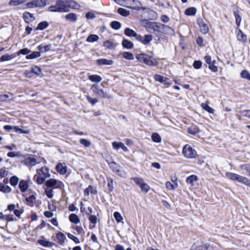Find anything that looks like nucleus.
Listing matches in <instances>:
<instances>
[{"mask_svg":"<svg viewBox=\"0 0 250 250\" xmlns=\"http://www.w3.org/2000/svg\"><path fill=\"white\" fill-rule=\"evenodd\" d=\"M117 12L118 14L124 17H127L130 14L129 11L121 7L118 9Z\"/></svg>","mask_w":250,"mask_h":250,"instance_id":"35","label":"nucleus"},{"mask_svg":"<svg viewBox=\"0 0 250 250\" xmlns=\"http://www.w3.org/2000/svg\"><path fill=\"white\" fill-rule=\"evenodd\" d=\"M86 99L87 101L92 105H94L98 101L97 98H92L88 95L86 96Z\"/></svg>","mask_w":250,"mask_h":250,"instance_id":"61","label":"nucleus"},{"mask_svg":"<svg viewBox=\"0 0 250 250\" xmlns=\"http://www.w3.org/2000/svg\"><path fill=\"white\" fill-rule=\"evenodd\" d=\"M46 0H34L31 2L28 3L27 6L29 8L42 7L46 5Z\"/></svg>","mask_w":250,"mask_h":250,"instance_id":"10","label":"nucleus"},{"mask_svg":"<svg viewBox=\"0 0 250 250\" xmlns=\"http://www.w3.org/2000/svg\"><path fill=\"white\" fill-rule=\"evenodd\" d=\"M51 44H47L44 46H43L42 44H41L39 45L37 48L39 51V52H40V53H44L49 51L51 49Z\"/></svg>","mask_w":250,"mask_h":250,"instance_id":"26","label":"nucleus"},{"mask_svg":"<svg viewBox=\"0 0 250 250\" xmlns=\"http://www.w3.org/2000/svg\"><path fill=\"white\" fill-rule=\"evenodd\" d=\"M38 243L42 246L48 247L52 246V243L49 241L44 240H38Z\"/></svg>","mask_w":250,"mask_h":250,"instance_id":"49","label":"nucleus"},{"mask_svg":"<svg viewBox=\"0 0 250 250\" xmlns=\"http://www.w3.org/2000/svg\"><path fill=\"white\" fill-rule=\"evenodd\" d=\"M31 52V50L28 49L27 48H25L20 50L19 52H17V55L19 56L20 54L23 55H28L29 53Z\"/></svg>","mask_w":250,"mask_h":250,"instance_id":"56","label":"nucleus"},{"mask_svg":"<svg viewBox=\"0 0 250 250\" xmlns=\"http://www.w3.org/2000/svg\"><path fill=\"white\" fill-rule=\"evenodd\" d=\"M240 183L250 187V180L246 177H242Z\"/></svg>","mask_w":250,"mask_h":250,"instance_id":"60","label":"nucleus"},{"mask_svg":"<svg viewBox=\"0 0 250 250\" xmlns=\"http://www.w3.org/2000/svg\"><path fill=\"white\" fill-rule=\"evenodd\" d=\"M22 163L27 167H32L39 164L40 162H38L33 157L30 156L25 159Z\"/></svg>","mask_w":250,"mask_h":250,"instance_id":"12","label":"nucleus"},{"mask_svg":"<svg viewBox=\"0 0 250 250\" xmlns=\"http://www.w3.org/2000/svg\"><path fill=\"white\" fill-rule=\"evenodd\" d=\"M131 180H133L134 182L140 187L141 189L144 186V184H145L146 183L144 182V180L142 178L139 177H134L132 178Z\"/></svg>","mask_w":250,"mask_h":250,"instance_id":"32","label":"nucleus"},{"mask_svg":"<svg viewBox=\"0 0 250 250\" xmlns=\"http://www.w3.org/2000/svg\"><path fill=\"white\" fill-rule=\"evenodd\" d=\"M237 175H238V174L233 173H231V172L226 173L227 177L232 180H234V181L236 180Z\"/></svg>","mask_w":250,"mask_h":250,"instance_id":"58","label":"nucleus"},{"mask_svg":"<svg viewBox=\"0 0 250 250\" xmlns=\"http://www.w3.org/2000/svg\"><path fill=\"white\" fill-rule=\"evenodd\" d=\"M198 178L196 176L192 175L188 177L186 179L187 183L189 184L191 186L194 185V182L197 181Z\"/></svg>","mask_w":250,"mask_h":250,"instance_id":"34","label":"nucleus"},{"mask_svg":"<svg viewBox=\"0 0 250 250\" xmlns=\"http://www.w3.org/2000/svg\"><path fill=\"white\" fill-rule=\"evenodd\" d=\"M148 27L153 30L154 34L158 35L162 33L166 27L168 28V27L162 23L154 22L149 23Z\"/></svg>","mask_w":250,"mask_h":250,"instance_id":"7","label":"nucleus"},{"mask_svg":"<svg viewBox=\"0 0 250 250\" xmlns=\"http://www.w3.org/2000/svg\"><path fill=\"white\" fill-rule=\"evenodd\" d=\"M124 34L129 37H135V39L138 40H141V36L136 33L133 30L129 28H126L124 30Z\"/></svg>","mask_w":250,"mask_h":250,"instance_id":"11","label":"nucleus"},{"mask_svg":"<svg viewBox=\"0 0 250 250\" xmlns=\"http://www.w3.org/2000/svg\"><path fill=\"white\" fill-rule=\"evenodd\" d=\"M122 55L123 58L128 60H133L134 58L133 54L129 52H124Z\"/></svg>","mask_w":250,"mask_h":250,"instance_id":"43","label":"nucleus"},{"mask_svg":"<svg viewBox=\"0 0 250 250\" xmlns=\"http://www.w3.org/2000/svg\"><path fill=\"white\" fill-rule=\"evenodd\" d=\"M136 58L140 62L148 65L155 66L158 64V62L155 58L146 54H137Z\"/></svg>","mask_w":250,"mask_h":250,"instance_id":"2","label":"nucleus"},{"mask_svg":"<svg viewBox=\"0 0 250 250\" xmlns=\"http://www.w3.org/2000/svg\"><path fill=\"white\" fill-rule=\"evenodd\" d=\"M36 199V196L34 195H32L28 197H26L25 200L27 202V204L29 206H32L33 203Z\"/></svg>","mask_w":250,"mask_h":250,"instance_id":"45","label":"nucleus"},{"mask_svg":"<svg viewBox=\"0 0 250 250\" xmlns=\"http://www.w3.org/2000/svg\"><path fill=\"white\" fill-rule=\"evenodd\" d=\"M151 139L153 141L156 143H160L161 141V138L159 134L153 133L151 135Z\"/></svg>","mask_w":250,"mask_h":250,"instance_id":"44","label":"nucleus"},{"mask_svg":"<svg viewBox=\"0 0 250 250\" xmlns=\"http://www.w3.org/2000/svg\"><path fill=\"white\" fill-rule=\"evenodd\" d=\"M0 191L5 193H9L11 191V188L10 187L5 185L3 184H0Z\"/></svg>","mask_w":250,"mask_h":250,"instance_id":"38","label":"nucleus"},{"mask_svg":"<svg viewBox=\"0 0 250 250\" xmlns=\"http://www.w3.org/2000/svg\"><path fill=\"white\" fill-rule=\"evenodd\" d=\"M5 130L10 131L11 129H13L15 132L19 133L29 134L30 131L28 129L22 130L16 126H11L10 125H6L3 127Z\"/></svg>","mask_w":250,"mask_h":250,"instance_id":"9","label":"nucleus"},{"mask_svg":"<svg viewBox=\"0 0 250 250\" xmlns=\"http://www.w3.org/2000/svg\"><path fill=\"white\" fill-rule=\"evenodd\" d=\"M88 79L95 83H99L102 80V78L97 75H90L88 76Z\"/></svg>","mask_w":250,"mask_h":250,"instance_id":"31","label":"nucleus"},{"mask_svg":"<svg viewBox=\"0 0 250 250\" xmlns=\"http://www.w3.org/2000/svg\"><path fill=\"white\" fill-rule=\"evenodd\" d=\"M95 194L97 193L96 189L92 186H89L84 191V194L85 196H89V193Z\"/></svg>","mask_w":250,"mask_h":250,"instance_id":"29","label":"nucleus"},{"mask_svg":"<svg viewBox=\"0 0 250 250\" xmlns=\"http://www.w3.org/2000/svg\"><path fill=\"white\" fill-rule=\"evenodd\" d=\"M80 142L82 145H83L85 147L89 146L91 144L90 141L84 139H81L80 140Z\"/></svg>","mask_w":250,"mask_h":250,"instance_id":"63","label":"nucleus"},{"mask_svg":"<svg viewBox=\"0 0 250 250\" xmlns=\"http://www.w3.org/2000/svg\"><path fill=\"white\" fill-rule=\"evenodd\" d=\"M98 36L95 34L90 35L86 39V41L88 42H97L99 40Z\"/></svg>","mask_w":250,"mask_h":250,"instance_id":"39","label":"nucleus"},{"mask_svg":"<svg viewBox=\"0 0 250 250\" xmlns=\"http://www.w3.org/2000/svg\"><path fill=\"white\" fill-rule=\"evenodd\" d=\"M45 186L49 188L62 189L64 187L63 183L55 179H50L45 182Z\"/></svg>","mask_w":250,"mask_h":250,"instance_id":"6","label":"nucleus"},{"mask_svg":"<svg viewBox=\"0 0 250 250\" xmlns=\"http://www.w3.org/2000/svg\"><path fill=\"white\" fill-rule=\"evenodd\" d=\"M23 17L25 21L27 23H29L34 20L33 15L27 12H25L23 13Z\"/></svg>","mask_w":250,"mask_h":250,"instance_id":"25","label":"nucleus"},{"mask_svg":"<svg viewBox=\"0 0 250 250\" xmlns=\"http://www.w3.org/2000/svg\"><path fill=\"white\" fill-rule=\"evenodd\" d=\"M44 192L46 195L49 198H52L54 196L53 189L51 188H46L45 189Z\"/></svg>","mask_w":250,"mask_h":250,"instance_id":"50","label":"nucleus"},{"mask_svg":"<svg viewBox=\"0 0 250 250\" xmlns=\"http://www.w3.org/2000/svg\"><path fill=\"white\" fill-rule=\"evenodd\" d=\"M201 106L204 109L209 113H213L214 112V110L208 105V101L205 103H202Z\"/></svg>","mask_w":250,"mask_h":250,"instance_id":"30","label":"nucleus"},{"mask_svg":"<svg viewBox=\"0 0 250 250\" xmlns=\"http://www.w3.org/2000/svg\"><path fill=\"white\" fill-rule=\"evenodd\" d=\"M122 44L124 48L126 49H131L133 47V43L127 39H123Z\"/></svg>","mask_w":250,"mask_h":250,"instance_id":"27","label":"nucleus"},{"mask_svg":"<svg viewBox=\"0 0 250 250\" xmlns=\"http://www.w3.org/2000/svg\"><path fill=\"white\" fill-rule=\"evenodd\" d=\"M97 62L99 65H111L113 62L111 60L106 59H100L97 60Z\"/></svg>","mask_w":250,"mask_h":250,"instance_id":"28","label":"nucleus"},{"mask_svg":"<svg viewBox=\"0 0 250 250\" xmlns=\"http://www.w3.org/2000/svg\"><path fill=\"white\" fill-rule=\"evenodd\" d=\"M49 10L51 12H68V7L66 0H58L54 5L50 6Z\"/></svg>","mask_w":250,"mask_h":250,"instance_id":"3","label":"nucleus"},{"mask_svg":"<svg viewBox=\"0 0 250 250\" xmlns=\"http://www.w3.org/2000/svg\"><path fill=\"white\" fill-rule=\"evenodd\" d=\"M202 65V62L200 61H195L193 63V66L195 69H200Z\"/></svg>","mask_w":250,"mask_h":250,"instance_id":"59","label":"nucleus"},{"mask_svg":"<svg viewBox=\"0 0 250 250\" xmlns=\"http://www.w3.org/2000/svg\"><path fill=\"white\" fill-rule=\"evenodd\" d=\"M66 2L68 7V11H69L70 8L79 9L80 8V5L74 0H66Z\"/></svg>","mask_w":250,"mask_h":250,"instance_id":"16","label":"nucleus"},{"mask_svg":"<svg viewBox=\"0 0 250 250\" xmlns=\"http://www.w3.org/2000/svg\"><path fill=\"white\" fill-rule=\"evenodd\" d=\"M41 54L40 52L39 51H34L32 52L30 54H29L26 56V58L27 59H33L35 58H39L41 56Z\"/></svg>","mask_w":250,"mask_h":250,"instance_id":"36","label":"nucleus"},{"mask_svg":"<svg viewBox=\"0 0 250 250\" xmlns=\"http://www.w3.org/2000/svg\"><path fill=\"white\" fill-rule=\"evenodd\" d=\"M112 146L113 148L116 150H118L120 148H121L124 151H128L127 147L125 146L123 143L121 142L117 143L116 142H114L112 143Z\"/></svg>","mask_w":250,"mask_h":250,"instance_id":"18","label":"nucleus"},{"mask_svg":"<svg viewBox=\"0 0 250 250\" xmlns=\"http://www.w3.org/2000/svg\"><path fill=\"white\" fill-rule=\"evenodd\" d=\"M91 89L97 96L103 98L106 97V94L104 93V90L100 88L97 84H93L91 87Z\"/></svg>","mask_w":250,"mask_h":250,"instance_id":"8","label":"nucleus"},{"mask_svg":"<svg viewBox=\"0 0 250 250\" xmlns=\"http://www.w3.org/2000/svg\"><path fill=\"white\" fill-rule=\"evenodd\" d=\"M19 179L16 176H12L10 179V184L13 186H15L18 184Z\"/></svg>","mask_w":250,"mask_h":250,"instance_id":"55","label":"nucleus"},{"mask_svg":"<svg viewBox=\"0 0 250 250\" xmlns=\"http://www.w3.org/2000/svg\"><path fill=\"white\" fill-rule=\"evenodd\" d=\"M114 217L118 223L121 222L123 219L121 214L117 211H116L114 213Z\"/></svg>","mask_w":250,"mask_h":250,"instance_id":"54","label":"nucleus"},{"mask_svg":"<svg viewBox=\"0 0 250 250\" xmlns=\"http://www.w3.org/2000/svg\"><path fill=\"white\" fill-rule=\"evenodd\" d=\"M233 14H234V16L235 18L236 24V25L238 26H239L240 25V23H241V17L239 15L238 11H234L233 12Z\"/></svg>","mask_w":250,"mask_h":250,"instance_id":"47","label":"nucleus"},{"mask_svg":"<svg viewBox=\"0 0 250 250\" xmlns=\"http://www.w3.org/2000/svg\"><path fill=\"white\" fill-rule=\"evenodd\" d=\"M28 182L25 180H21L20 182L19 187L21 191L22 192H25L27 190L28 188Z\"/></svg>","mask_w":250,"mask_h":250,"instance_id":"21","label":"nucleus"},{"mask_svg":"<svg viewBox=\"0 0 250 250\" xmlns=\"http://www.w3.org/2000/svg\"><path fill=\"white\" fill-rule=\"evenodd\" d=\"M109 167L112 171L118 176L125 178L127 177V173L123 167L115 162H111L108 163Z\"/></svg>","mask_w":250,"mask_h":250,"instance_id":"4","label":"nucleus"},{"mask_svg":"<svg viewBox=\"0 0 250 250\" xmlns=\"http://www.w3.org/2000/svg\"><path fill=\"white\" fill-rule=\"evenodd\" d=\"M111 26L113 29L117 30L121 28V24L119 21H114L111 23Z\"/></svg>","mask_w":250,"mask_h":250,"instance_id":"52","label":"nucleus"},{"mask_svg":"<svg viewBox=\"0 0 250 250\" xmlns=\"http://www.w3.org/2000/svg\"><path fill=\"white\" fill-rule=\"evenodd\" d=\"M241 77L250 81V73L246 70H243L240 74Z\"/></svg>","mask_w":250,"mask_h":250,"instance_id":"46","label":"nucleus"},{"mask_svg":"<svg viewBox=\"0 0 250 250\" xmlns=\"http://www.w3.org/2000/svg\"><path fill=\"white\" fill-rule=\"evenodd\" d=\"M65 18L71 22H75L77 21V17L74 13H69L65 16Z\"/></svg>","mask_w":250,"mask_h":250,"instance_id":"41","label":"nucleus"},{"mask_svg":"<svg viewBox=\"0 0 250 250\" xmlns=\"http://www.w3.org/2000/svg\"><path fill=\"white\" fill-rule=\"evenodd\" d=\"M197 23L200 28L201 32H202L203 34H207L208 32V26L203 21V20H198Z\"/></svg>","mask_w":250,"mask_h":250,"instance_id":"14","label":"nucleus"},{"mask_svg":"<svg viewBox=\"0 0 250 250\" xmlns=\"http://www.w3.org/2000/svg\"><path fill=\"white\" fill-rule=\"evenodd\" d=\"M182 153L185 157L188 159L194 158L197 155L196 150L189 145H186L183 147Z\"/></svg>","mask_w":250,"mask_h":250,"instance_id":"5","label":"nucleus"},{"mask_svg":"<svg viewBox=\"0 0 250 250\" xmlns=\"http://www.w3.org/2000/svg\"><path fill=\"white\" fill-rule=\"evenodd\" d=\"M104 46L106 48L111 49L113 47V43L110 41H106L104 42Z\"/></svg>","mask_w":250,"mask_h":250,"instance_id":"62","label":"nucleus"},{"mask_svg":"<svg viewBox=\"0 0 250 250\" xmlns=\"http://www.w3.org/2000/svg\"><path fill=\"white\" fill-rule=\"evenodd\" d=\"M196 9L194 7H190L185 10V13L188 16L194 15L196 13Z\"/></svg>","mask_w":250,"mask_h":250,"instance_id":"40","label":"nucleus"},{"mask_svg":"<svg viewBox=\"0 0 250 250\" xmlns=\"http://www.w3.org/2000/svg\"><path fill=\"white\" fill-rule=\"evenodd\" d=\"M13 99V95L11 93L0 95V101L7 102Z\"/></svg>","mask_w":250,"mask_h":250,"instance_id":"20","label":"nucleus"},{"mask_svg":"<svg viewBox=\"0 0 250 250\" xmlns=\"http://www.w3.org/2000/svg\"><path fill=\"white\" fill-rule=\"evenodd\" d=\"M48 25L47 21H44L39 23L36 28L37 30H42L46 28Z\"/></svg>","mask_w":250,"mask_h":250,"instance_id":"42","label":"nucleus"},{"mask_svg":"<svg viewBox=\"0 0 250 250\" xmlns=\"http://www.w3.org/2000/svg\"><path fill=\"white\" fill-rule=\"evenodd\" d=\"M32 71L37 75L40 76L42 74L41 68L38 66H34L32 68Z\"/></svg>","mask_w":250,"mask_h":250,"instance_id":"53","label":"nucleus"},{"mask_svg":"<svg viewBox=\"0 0 250 250\" xmlns=\"http://www.w3.org/2000/svg\"><path fill=\"white\" fill-rule=\"evenodd\" d=\"M166 186L167 188L170 189V190H173L175 189L177 186V184H173L170 182H167L166 183Z\"/></svg>","mask_w":250,"mask_h":250,"instance_id":"51","label":"nucleus"},{"mask_svg":"<svg viewBox=\"0 0 250 250\" xmlns=\"http://www.w3.org/2000/svg\"><path fill=\"white\" fill-rule=\"evenodd\" d=\"M16 56L15 54L3 55L0 58V62L10 61L15 58Z\"/></svg>","mask_w":250,"mask_h":250,"instance_id":"22","label":"nucleus"},{"mask_svg":"<svg viewBox=\"0 0 250 250\" xmlns=\"http://www.w3.org/2000/svg\"><path fill=\"white\" fill-rule=\"evenodd\" d=\"M56 170L60 174H65L67 172V166L65 163H59L56 167Z\"/></svg>","mask_w":250,"mask_h":250,"instance_id":"13","label":"nucleus"},{"mask_svg":"<svg viewBox=\"0 0 250 250\" xmlns=\"http://www.w3.org/2000/svg\"><path fill=\"white\" fill-rule=\"evenodd\" d=\"M236 32L237 38L239 41L243 42H247V37L246 35L243 33L241 30L238 29Z\"/></svg>","mask_w":250,"mask_h":250,"instance_id":"17","label":"nucleus"},{"mask_svg":"<svg viewBox=\"0 0 250 250\" xmlns=\"http://www.w3.org/2000/svg\"><path fill=\"white\" fill-rule=\"evenodd\" d=\"M208 246L207 245H200L198 243H195L191 247V250H208Z\"/></svg>","mask_w":250,"mask_h":250,"instance_id":"24","label":"nucleus"},{"mask_svg":"<svg viewBox=\"0 0 250 250\" xmlns=\"http://www.w3.org/2000/svg\"><path fill=\"white\" fill-rule=\"evenodd\" d=\"M67 236L69 238L72 240L75 243L79 244L80 243L79 239L76 236H74L73 235L70 233H68L67 234Z\"/></svg>","mask_w":250,"mask_h":250,"instance_id":"64","label":"nucleus"},{"mask_svg":"<svg viewBox=\"0 0 250 250\" xmlns=\"http://www.w3.org/2000/svg\"><path fill=\"white\" fill-rule=\"evenodd\" d=\"M108 184L107 186L108 187L109 190L110 191H112L114 187H113V180L112 179L109 178L107 179Z\"/></svg>","mask_w":250,"mask_h":250,"instance_id":"57","label":"nucleus"},{"mask_svg":"<svg viewBox=\"0 0 250 250\" xmlns=\"http://www.w3.org/2000/svg\"><path fill=\"white\" fill-rule=\"evenodd\" d=\"M51 174L49 169L46 167H42L41 168L36 170V174L34 175L33 179L39 185H42L44 183L46 178H49Z\"/></svg>","mask_w":250,"mask_h":250,"instance_id":"1","label":"nucleus"},{"mask_svg":"<svg viewBox=\"0 0 250 250\" xmlns=\"http://www.w3.org/2000/svg\"><path fill=\"white\" fill-rule=\"evenodd\" d=\"M153 77L156 81L159 82L161 83H164L165 84H168L167 82L168 79L166 77H164L159 74H155Z\"/></svg>","mask_w":250,"mask_h":250,"instance_id":"23","label":"nucleus"},{"mask_svg":"<svg viewBox=\"0 0 250 250\" xmlns=\"http://www.w3.org/2000/svg\"><path fill=\"white\" fill-rule=\"evenodd\" d=\"M131 0L135 4H136V5L135 6H127L126 7H127L128 8H130V9H131L137 10V11H139V10H145L146 9V7H143L142 6V4H141V3L139 1H138V0Z\"/></svg>","mask_w":250,"mask_h":250,"instance_id":"15","label":"nucleus"},{"mask_svg":"<svg viewBox=\"0 0 250 250\" xmlns=\"http://www.w3.org/2000/svg\"><path fill=\"white\" fill-rule=\"evenodd\" d=\"M69 219L71 222L78 224L80 222V219L77 215L74 213L71 214L69 216Z\"/></svg>","mask_w":250,"mask_h":250,"instance_id":"37","label":"nucleus"},{"mask_svg":"<svg viewBox=\"0 0 250 250\" xmlns=\"http://www.w3.org/2000/svg\"><path fill=\"white\" fill-rule=\"evenodd\" d=\"M199 132V129L196 126H191L188 128V133L195 135Z\"/></svg>","mask_w":250,"mask_h":250,"instance_id":"48","label":"nucleus"},{"mask_svg":"<svg viewBox=\"0 0 250 250\" xmlns=\"http://www.w3.org/2000/svg\"><path fill=\"white\" fill-rule=\"evenodd\" d=\"M56 238L58 240V243L62 245L64 242V240L65 239V236L63 233L62 232H59L56 235Z\"/></svg>","mask_w":250,"mask_h":250,"instance_id":"33","label":"nucleus"},{"mask_svg":"<svg viewBox=\"0 0 250 250\" xmlns=\"http://www.w3.org/2000/svg\"><path fill=\"white\" fill-rule=\"evenodd\" d=\"M153 39L152 36L151 35H146L144 37L141 36V40H138L144 44H148Z\"/></svg>","mask_w":250,"mask_h":250,"instance_id":"19","label":"nucleus"}]
</instances>
